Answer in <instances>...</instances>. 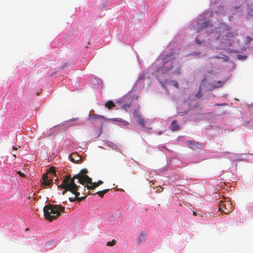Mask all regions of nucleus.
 Wrapping results in <instances>:
<instances>
[{"instance_id": "nucleus-10", "label": "nucleus", "mask_w": 253, "mask_h": 253, "mask_svg": "<svg viewBox=\"0 0 253 253\" xmlns=\"http://www.w3.org/2000/svg\"><path fill=\"white\" fill-rule=\"evenodd\" d=\"M198 27H200L201 29H204L208 28V27H211L212 26V24L209 20L206 21L204 22L203 24H198Z\"/></svg>"}, {"instance_id": "nucleus-13", "label": "nucleus", "mask_w": 253, "mask_h": 253, "mask_svg": "<svg viewBox=\"0 0 253 253\" xmlns=\"http://www.w3.org/2000/svg\"><path fill=\"white\" fill-rule=\"evenodd\" d=\"M237 35H238V34L235 31H234V32L228 31L226 33V35L225 36V38H224V39L225 40H227V39H228L229 38H233Z\"/></svg>"}, {"instance_id": "nucleus-19", "label": "nucleus", "mask_w": 253, "mask_h": 253, "mask_svg": "<svg viewBox=\"0 0 253 253\" xmlns=\"http://www.w3.org/2000/svg\"><path fill=\"white\" fill-rule=\"evenodd\" d=\"M224 82H222V81H218L217 82V85H215V87H221L222 86L223 84H224Z\"/></svg>"}, {"instance_id": "nucleus-22", "label": "nucleus", "mask_w": 253, "mask_h": 253, "mask_svg": "<svg viewBox=\"0 0 253 253\" xmlns=\"http://www.w3.org/2000/svg\"><path fill=\"white\" fill-rule=\"evenodd\" d=\"M223 26L225 27L226 30L229 31L231 29V27L227 25H225L224 24H223Z\"/></svg>"}, {"instance_id": "nucleus-9", "label": "nucleus", "mask_w": 253, "mask_h": 253, "mask_svg": "<svg viewBox=\"0 0 253 253\" xmlns=\"http://www.w3.org/2000/svg\"><path fill=\"white\" fill-rule=\"evenodd\" d=\"M86 195L83 196V197H80V195H78L77 196H75V197L69 198V200L71 202H73L76 201H78V202H81V201H83L86 198Z\"/></svg>"}, {"instance_id": "nucleus-29", "label": "nucleus", "mask_w": 253, "mask_h": 253, "mask_svg": "<svg viewBox=\"0 0 253 253\" xmlns=\"http://www.w3.org/2000/svg\"><path fill=\"white\" fill-rule=\"evenodd\" d=\"M193 214L195 215H196V212L195 211H193Z\"/></svg>"}, {"instance_id": "nucleus-24", "label": "nucleus", "mask_w": 253, "mask_h": 253, "mask_svg": "<svg viewBox=\"0 0 253 253\" xmlns=\"http://www.w3.org/2000/svg\"><path fill=\"white\" fill-rule=\"evenodd\" d=\"M67 66V63H65L63 64V65L61 67V68L63 69L64 68H65Z\"/></svg>"}, {"instance_id": "nucleus-28", "label": "nucleus", "mask_w": 253, "mask_h": 253, "mask_svg": "<svg viewBox=\"0 0 253 253\" xmlns=\"http://www.w3.org/2000/svg\"><path fill=\"white\" fill-rule=\"evenodd\" d=\"M13 149L14 150H17V148L16 147H15L14 146L13 147Z\"/></svg>"}, {"instance_id": "nucleus-26", "label": "nucleus", "mask_w": 253, "mask_h": 253, "mask_svg": "<svg viewBox=\"0 0 253 253\" xmlns=\"http://www.w3.org/2000/svg\"><path fill=\"white\" fill-rule=\"evenodd\" d=\"M124 107H126L127 108H129L130 107V104H128V105H124Z\"/></svg>"}, {"instance_id": "nucleus-31", "label": "nucleus", "mask_w": 253, "mask_h": 253, "mask_svg": "<svg viewBox=\"0 0 253 253\" xmlns=\"http://www.w3.org/2000/svg\"><path fill=\"white\" fill-rule=\"evenodd\" d=\"M88 194H91V193L90 192H89V191L88 192Z\"/></svg>"}, {"instance_id": "nucleus-4", "label": "nucleus", "mask_w": 253, "mask_h": 253, "mask_svg": "<svg viewBox=\"0 0 253 253\" xmlns=\"http://www.w3.org/2000/svg\"><path fill=\"white\" fill-rule=\"evenodd\" d=\"M232 210V204L228 200L222 198L219 202L218 211H221V213L228 214Z\"/></svg>"}, {"instance_id": "nucleus-6", "label": "nucleus", "mask_w": 253, "mask_h": 253, "mask_svg": "<svg viewBox=\"0 0 253 253\" xmlns=\"http://www.w3.org/2000/svg\"><path fill=\"white\" fill-rule=\"evenodd\" d=\"M70 160L73 163H78L82 160V158L77 153H73L70 156Z\"/></svg>"}, {"instance_id": "nucleus-8", "label": "nucleus", "mask_w": 253, "mask_h": 253, "mask_svg": "<svg viewBox=\"0 0 253 253\" xmlns=\"http://www.w3.org/2000/svg\"><path fill=\"white\" fill-rule=\"evenodd\" d=\"M42 183L44 186H50L52 184V179L50 178L48 179V174L44 173L42 176Z\"/></svg>"}, {"instance_id": "nucleus-30", "label": "nucleus", "mask_w": 253, "mask_h": 253, "mask_svg": "<svg viewBox=\"0 0 253 253\" xmlns=\"http://www.w3.org/2000/svg\"><path fill=\"white\" fill-rule=\"evenodd\" d=\"M172 68L171 67L170 69H167L166 71H169V70L171 69Z\"/></svg>"}, {"instance_id": "nucleus-18", "label": "nucleus", "mask_w": 253, "mask_h": 253, "mask_svg": "<svg viewBox=\"0 0 253 253\" xmlns=\"http://www.w3.org/2000/svg\"><path fill=\"white\" fill-rule=\"evenodd\" d=\"M49 172L53 175H56L55 169L54 167H51L49 169Z\"/></svg>"}, {"instance_id": "nucleus-12", "label": "nucleus", "mask_w": 253, "mask_h": 253, "mask_svg": "<svg viewBox=\"0 0 253 253\" xmlns=\"http://www.w3.org/2000/svg\"><path fill=\"white\" fill-rule=\"evenodd\" d=\"M91 118L93 119H96L99 120L101 122H103L105 119V117L102 115H99L93 114L91 116Z\"/></svg>"}, {"instance_id": "nucleus-27", "label": "nucleus", "mask_w": 253, "mask_h": 253, "mask_svg": "<svg viewBox=\"0 0 253 253\" xmlns=\"http://www.w3.org/2000/svg\"><path fill=\"white\" fill-rule=\"evenodd\" d=\"M225 104H216V106H220V105H224Z\"/></svg>"}, {"instance_id": "nucleus-23", "label": "nucleus", "mask_w": 253, "mask_h": 253, "mask_svg": "<svg viewBox=\"0 0 253 253\" xmlns=\"http://www.w3.org/2000/svg\"><path fill=\"white\" fill-rule=\"evenodd\" d=\"M17 173H18L19 175H20L21 176H22V177H25V175L23 173L21 172V171H18L17 172Z\"/></svg>"}, {"instance_id": "nucleus-11", "label": "nucleus", "mask_w": 253, "mask_h": 253, "mask_svg": "<svg viewBox=\"0 0 253 253\" xmlns=\"http://www.w3.org/2000/svg\"><path fill=\"white\" fill-rule=\"evenodd\" d=\"M170 129L171 130L173 131H177L180 129V127L176 121H173L171 123L170 126Z\"/></svg>"}, {"instance_id": "nucleus-32", "label": "nucleus", "mask_w": 253, "mask_h": 253, "mask_svg": "<svg viewBox=\"0 0 253 253\" xmlns=\"http://www.w3.org/2000/svg\"><path fill=\"white\" fill-rule=\"evenodd\" d=\"M13 156H14V157H16V155L13 154Z\"/></svg>"}, {"instance_id": "nucleus-20", "label": "nucleus", "mask_w": 253, "mask_h": 253, "mask_svg": "<svg viewBox=\"0 0 253 253\" xmlns=\"http://www.w3.org/2000/svg\"><path fill=\"white\" fill-rule=\"evenodd\" d=\"M202 93L201 90L200 89L198 91V92L195 94V97L197 98H201L202 97Z\"/></svg>"}, {"instance_id": "nucleus-16", "label": "nucleus", "mask_w": 253, "mask_h": 253, "mask_svg": "<svg viewBox=\"0 0 253 253\" xmlns=\"http://www.w3.org/2000/svg\"><path fill=\"white\" fill-rule=\"evenodd\" d=\"M109 190L110 189H105L102 191H98L97 192L94 193L93 194H98L99 197L102 198L104 196V194L107 193Z\"/></svg>"}, {"instance_id": "nucleus-2", "label": "nucleus", "mask_w": 253, "mask_h": 253, "mask_svg": "<svg viewBox=\"0 0 253 253\" xmlns=\"http://www.w3.org/2000/svg\"><path fill=\"white\" fill-rule=\"evenodd\" d=\"M58 187L64 189L62 192L63 195H65L67 191H69L76 196H77L78 195H80V192H78L80 186H77L74 179H71V175H66L62 181V183Z\"/></svg>"}, {"instance_id": "nucleus-7", "label": "nucleus", "mask_w": 253, "mask_h": 253, "mask_svg": "<svg viewBox=\"0 0 253 253\" xmlns=\"http://www.w3.org/2000/svg\"><path fill=\"white\" fill-rule=\"evenodd\" d=\"M103 181L101 180H98L97 182H92L91 181V183H87V185L85 186L88 190L94 189L95 188L97 187L99 185L103 184Z\"/></svg>"}, {"instance_id": "nucleus-5", "label": "nucleus", "mask_w": 253, "mask_h": 253, "mask_svg": "<svg viewBox=\"0 0 253 253\" xmlns=\"http://www.w3.org/2000/svg\"><path fill=\"white\" fill-rule=\"evenodd\" d=\"M133 115L136 121L139 123L142 127H145V123L144 119L141 117L140 113L136 110L133 112Z\"/></svg>"}, {"instance_id": "nucleus-3", "label": "nucleus", "mask_w": 253, "mask_h": 253, "mask_svg": "<svg viewBox=\"0 0 253 253\" xmlns=\"http://www.w3.org/2000/svg\"><path fill=\"white\" fill-rule=\"evenodd\" d=\"M88 171L86 169H83L80 172L76 175H75L71 179H78V182L84 185L87 183L91 182V178L86 175Z\"/></svg>"}, {"instance_id": "nucleus-34", "label": "nucleus", "mask_w": 253, "mask_h": 253, "mask_svg": "<svg viewBox=\"0 0 253 253\" xmlns=\"http://www.w3.org/2000/svg\"><path fill=\"white\" fill-rule=\"evenodd\" d=\"M165 68H166V67H164V68H163V70H165Z\"/></svg>"}, {"instance_id": "nucleus-17", "label": "nucleus", "mask_w": 253, "mask_h": 253, "mask_svg": "<svg viewBox=\"0 0 253 253\" xmlns=\"http://www.w3.org/2000/svg\"><path fill=\"white\" fill-rule=\"evenodd\" d=\"M114 120L115 121L120 122L121 125H122L123 126H127L129 124L128 122L124 120H123L122 119H115Z\"/></svg>"}, {"instance_id": "nucleus-33", "label": "nucleus", "mask_w": 253, "mask_h": 253, "mask_svg": "<svg viewBox=\"0 0 253 253\" xmlns=\"http://www.w3.org/2000/svg\"><path fill=\"white\" fill-rule=\"evenodd\" d=\"M215 58H219V57L216 56Z\"/></svg>"}, {"instance_id": "nucleus-15", "label": "nucleus", "mask_w": 253, "mask_h": 253, "mask_svg": "<svg viewBox=\"0 0 253 253\" xmlns=\"http://www.w3.org/2000/svg\"><path fill=\"white\" fill-rule=\"evenodd\" d=\"M105 106L108 109H111L115 107V104L112 101H108L105 103Z\"/></svg>"}, {"instance_id": "nucleus-25", "label": "nucleus", "mask_w": 253, "mask_h": 253, "mask_svg": "<svg viewBox=\"0 0 253 253\" xmlns=\"http://www.w3.org/2000/svg\"><path fill=\"white\" fill-rule=\"evenodd\" d=\"M196 42H197V43H198V44H201V42H200V41L199 39H196Z\"/></svg>"}, {"instance_id": "nucleus-21", "label": "nucleus", "mask_w": 253, "mask_h": 253, "mask_svg": "<svg viewBox=\"0 0 253 253\" xmlns=\"http://www.w3.org/2000/svg\"><path fill=\"white\" fill-rule=\"evenodd\" d=\"M172 85L176 87V88H179V84H178V83L177 81H172Z\"/></svg>"}, {"instance_id": "nucleus-14", "label": "nucleus", "mask_w": 253, "mask_h": 253, "mask_svg": "<svg viewBox=\"0 0 253 253\" xmlns=\"http://www.w3.org/2000/svg\"><path fill=\"white\" fill-rule=\"evenodd\" d=\"M187 143V145L192 149H194L199 145L198 143L194 141L193 140L188 141Z\"/></svg>"}, {"instance_id": "nucleus-1", "label": "nucleus", "mask_w": 253, "mask_h": 253, "mask_svg": "<svg viewBox=\"0 0 253 253\" xmlns=\"http://www.w3.org/2000/svg\"><path fill=\"white\" fill-rule=\"evenodd\" d=\"M65 207L59 205L48 204L43 208L44 216L46 219L51 221L64 213Z\"/></svg>"}]
</instances>
